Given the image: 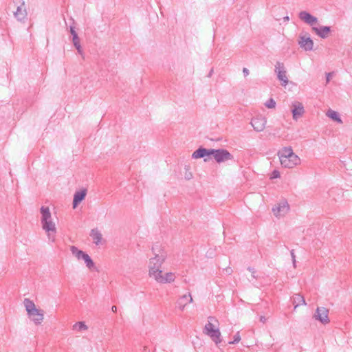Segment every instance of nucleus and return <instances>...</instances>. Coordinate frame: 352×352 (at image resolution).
Returning <instances> with one entry per match:
<instances>
[{
  "instance_id": "f257e3e1",
  "label": "nucleus",
  "mask_w": 352,
  "mask_h": 352,
  "mask_svg": "<svg viewBox=\"0 0 352 352\" xmlns=\"http://www.w3.org/2000/svg\"><path fill=\"white\" fill-rule=\"evenodd\" d=\"M157 250V245L152 248V252L155 254V256L151 258L149 261L148 267L151 276H155L158 272L162 271L160 268L166 258V254L164 250L160 249L157 250L158 253L156 252Z\"/></svg>"
},
{
  "instance_id": "f03ea898",
  "label": "nucleus",
  "mask_w": 352,
  "mask_h": 352,
  "mask_svg": "<svg viewBox=\"0 0 352 352\" xmlns=\"http://www.w3.org/2000/svg\"><path fill=\"white\" fill-rule=\"evenodd\" d=\"M23 304L29 318L35 323L40 324L44 318V311L37 309L34 302L29 298H25Z\"/></svg>"
},
{
  "instance_id": "7ed1b4c3",
  "label": "nucleus",
  "mask_w": 352,
  "mask_h": 352,
  "mask_svg": "<svg viewBox=\"0 0 352 352\" xmlns=\"http://www.w3.org/2000/svg\"><path fill=\"white\" fill-rule=\"evenodd\" d=\"M203 333L208 336L216 345L221 342V332L218 328L214 327L212 322H208L206 324L203 329Z\"/></svg>"
},
{
  "instance_id": "20e7f679",
  "label": "nucleus",
  "mask_w": 352,
  "mask_h": 352,
  "mask_svg": "<svg viewBox=\"0 0 352 352\" xmlns=\"http://www.w3.org/2000/svg\"><path fill=\"white\" fill-rule=\"evenodd\" d=\"M213 154V148H206L200 146L192 154V159L204 158V161L207 162L211 159Z\"/></svg>"
},
{
  "instance_id": "39448f33",
  "label": "nucleus",
  "mask_w": 352,
  "mask_h": 352,
  "mask_svg": "<svg viewBox=\"0 0 352 352\" xmlns=\"http://www.w3.org/2000/svg\"><path fill=\"white\" fill-rule=\"evenodd\" d=\"M212 157L215 161L220 164L227 160H233V155L226 149L224 148H213Z\"/></svg>"
},
{
  "instance_id": "423d86ee",
  "label": "nucleus",
  "mask_w": 352,
  "mask_h": 352,
  "mask_svg": "<svg viewBox=\"0 0 352 352\" xmlns=\"http://www.w3.org/2000/svg\"><path fill=\"white\" fill-rule=\"evenodd\" d=\"M13 3L17 6L16 10L14 12V16L18 21H23L27 17V12L24 1L13 0Z\"/></svg>"
},
{
  "instance_id": "0eeeda50",
  "label": "nucleus",
  "mask_w": 352,
  "mask_h": 352,
  "mask_svg": "<svg viewBox=\"0 0 352 352\" xmlns=\"http://www.w3.org/2000/svg\"><path fill=\"white\" fill-rule=\"evenodd\" d=\"M275 72L277 74V78L281 81L283 86H286L288 83V79L286 76V70L284 64L278 61L275 65Z\"/></svg>"
},
{
  "instance_id": "6e6552de",
  "label": "nucleus",
  "mask_w": 352,
  "mask_h": 352,
  "mask_svg": "<svg viewBox=\"0 0 352 352\" xmlns=\"http://www.w3.org/2000/svg\"><path fill=\"white\" fill-rule=\"evenodd\" d=\"M329 310L323 307H318L314 315V318L320 321L322 324H326L329 322Z\"/></svg>"
},
{
  "instance_id": "1a4fd4ad",
  "label": "nucleus",
  "mask_w": 352,
  "mask_h": 352,
  "mask_svg": "<svg viewBox=\"0 0 352 352\" xmlns=\"http://www.w3.org/2000/svg\"><path fill=\"white\" fill-rule=\"evenodd\" d=\"M266 122L267 120L265 117L256 116L252 119L251 125L256 131L261 132L264 130Z\"/></svg>"
},
{
  "instance_id": "9d476101",
  "label": "nucleus",
  "mask_w": 352,
  "mask_h": 352,
  "mask_svg": "<svg viewBox=\"0 0 352 352\" xmlns=\"http://www.w3.org/2000/svg\"><path fill=\"white\" fill-rule=\"evenodd\" d=\"M289 209L287 200L283 199L280 203L272 208V211L276 216L282 215L288 212Z\"/></svg>"
},
{
  "instance_id": "9b49d317",
  "label": "nucleus",
  "mask_w": 352,
  "mask_h": 352,
  "mask_svg": "<svg viewBox=\"0 0 352 352\" xmlns=\"http://www.w3.org/2000/svg\"><path fill=\"white\" fill-rule=\"evenodd\" d=\"M153 277L160 283H170L175 280V275L171 272H168L162 275V271L158 272Z\"/></svg>"
},
{
  "instance_id": "f8f14e48",
  "label": "nucleus",
  "mask_w": 352,
  "mask_h": 352,
  "mask_svg": "<svg viewBox=\"0 0 352 352\" xmlns=\"http://www.w3.org/2000/svg\"><path fill=\"white\" fill-rule=\"evenodd\" d=\"M299 19L307 24L313 26L318 22V18L307 11H301L298 14Z\"/></svg>"
},
{
  "instance_id": "ddd939ff",
  "label": "nucleus",
  "mask_w": 352,
  "mask_h": 352,
  "mask_svg": "<svg viewBox=\"0 0 352 352\" xmlns=\"http://www.w3.org/2000/svg\"><path fill=\"white\" fill-rule=\"evenodd\" d=\"M87 192V190L86 188H82L80 190L75 192L72 202V207L74 209L77 208L78 206L85 199Z\"/></svg>"
},
{
  "instance_id": "4468645a",
  "label": "nucleus",
  "mask_w": 352,
  "mask_h": 352,
  "mask_svg": "<svg viewBox=\"0 0 352 352\" xmlns=\"http://www.w3.org/2000/svg\"><path fill=\"white\" fill-rule=\"evenodd\" d=\"M298 44L305 51H311L313 50L314 41L310 37H306L305 36H300Z\"/></svg>"
},
{
  "instance_id": "2eb2a0df",
  "label": "nucleus",
  "mask_w": 352,
  "mask_h": 352,
  "mask_svg": "<svg viewBox=\"0 0 352 352\" xmlns=\"http://www.w3.org/2000/svg\"><path fill=\"white\" fill-rule=\"evenodd\" d=\"M305 112L304 107L302 103L299 102H295L292 104V113L294 120H297L301 117Z\"/></svg>"
},
{
  "instance_id": "dca6fc26",
  "label": "nucleus",
  "mask_w": 352,
  "mask_h": 352,
  "mask_svg": "<svg viewBox=\"0 0 352 352\" xmlns=\"http://www.w3.org/2000/svg\"><path fill=\"white\" fill-rule=\"evenodd\" d=\"M69 32L72 36V43H73L74 46L77 50V51L79 54H82V50L80 43V38L78 37L77 32L75 30V27L73 25H71L69 27Z\"/></svg>"
},
{
  "instance_id": "f3484780",
  "label": "nucleus",
  "mask_w": 352,
  "mask_h": 352,
  "mask_svg": "<svg viewBox=\"0 0 352 352\" xmlns=\"http://www.w3.org/2000/svg\"><path fill=\"white\" fill-rule=\"evenodd\" d=\"M313 31L320 38H326L329 34L331 32L330 26L312 27Z\"/></svg>"
},
{
  "instance_id": "a211bd4d",
  "label": "nucleus",
  "mask_w": 352,
  "mask_h": 352,
  "mask_svg": "<svg viewBox=\"0 0 352 352\" xmlns=\"http://www.w3.org/2000/svg\"><path fill=\"white\" fill-rule=\"evenodd\" d=\"M192 302V298L190 295V294H184L182 297L179 298V300L177 302V307L181 309L184 310L185 306L190 302Z\"/></svg>"
},
{
  "instance_id": "6ab92c4d",
  "label": "nucleus",
  "mask_w": 352,
  "mask_h": 352,
  "mask_svg": "<svg viewBox=\"0 0 352 352\" xmlns=\"http://www.w3.org/2000/svg\"><path fill=\"white\" fill-rule=\"evenodd\" d=\"M43 229L48 233V236L50 238V232H56L55 223L51 219L43 221L41 223Z\"/></svg>"
},
{
  "instance_id": "aec40b11",
  "label": "nucleus",
  "mask_w": 352,
  "mask_h": 352,
  "mask_svg": "<svg viewBox=\"0 0 352 352\" xmlns=\"http://www.w3.org/2000/svg\"><path fill=\"white\" fill-rule=\"evenodd\" d=\"M326 115L333 121L340 124L342 123V120L340 116V114L337 111L332 109H329L327 111Z\"/></svg>"
},
{
  "instance_id": "412c9836",
  "label": "nucleus",
  "mask_w": 352,
  "mask_h": 352,
  "mask_svg": "<svg viewBox=\"0 0 352 352\" xmlns=\"http://www.w3.org/2000/svg\"><path fill=\"white\" fill-rule=\"evenodd\" d=\"M40 212L41 214V223L51 219V212L48 207L42 206L40 209Z\"/></svg>"
},
{
  "instance_id": "4be33fe9",
  "label": "nucleus",
  "mask_w": 352,
  "mask_h": 352,
  "mask_svg": "<svg viewBox=\"0 0 352 352\" xmlns=\"http://www.w3.org/2000/svg\"><path fill=\"white\" fill-rule=\"evenodd\" d=\"M90 236L92 237L94 242L96 245H98L102 239V234L96 228L92 229L91 230Z\"/></svg>"
},
{
  "instance_id": "5701e85b",
  "label": "nucleus",
  "mask_w": 352,
  "mask_h": 352,
  "mask_svg": "<svg viewBox=\"0 0 352 352\" xmlns=\"http://www.w3.org/2000/svg\"><path fill=\"white\" fill-rule=\"evenodd\" d=\"M293 304L294 305V308L296 309L300 305H306V302L305 298L302 295L300 294H296L293 296Z\"/></svg>"
},
{
  "instance_id": "b1692460",
  "label": "nucleus",
  "mask_w": 352,
  "mask_h": 352,
  "mask_svg": "<svg viewBox=\"0 0 352 352\" xmlns=\"http://www.w3.org/2000/svg\"><path fill=\"white\" fill-rule=\"evenodd\" d=\"M293 150L291 146L284 147L280 151H278V157L280 160L285 159L288 157L290 155H292Z\"/></svg>"
},
{
  "instance_id": "393cba45",
  "label": "nucleus",
  "mask_w": 352,
  "mask_h": 352,
  "mask_svg": "<svg viewBox=\"0 0 352 352\" xmlns=\"http://www.w3.org/2000/svg\"><path fill=\"white\" fill-rule=\"evenodd\" d=\"M70 250H71L72 254L74 256H75L77 258V259H78V260L82 259L83 258V256H85V254H86L85 252L79 250L77 247L74 246V245L71 246Z\"/></svg>"
},
{
  "instance_id": "a878e982",
  "label": "nucleus",
  "mask_w": 352,
  "mask_h": 352,
  "mask_svg": "<svg viewBox=\"0 0 352 352\" xmlns=\"http://www.w3.org/2000/svg\"><path fill=\"white\" fill-rule=\"evenodd\" d=\"M85 261L86 266L89 269L92 270L95 267V263L92 258L89 256L88 254H85L83 258H82Z\"/></svg>"
},
{
  "instance_id": "bb28decb",
  "label": "nucleus",
  "mask_w": 352,
  "mask_h": 352,
  "mask_svg": "<svg viewBox=\"0 0 352 352\" xmlns=\"http://www.w3.org/2000/svg\"><path fill=\"white\" fill-rule=\"evenodd\" d=\"M73 329L78 331H82L87 329V326L85 324V322L80 321L74 324Z\"/></svg>"
},
{
  "instance_id": "cd10ccee",
  "label": "nucleus",
  "mask_w": 352,
  "mask_h": 352,
  "mask_svg": "<svg viewBox=\"0 0 352 352\" xmlns=\"http://www.w3.org/2000/svg\"><path fill=\"white\" fill-rule=\"evenodd\" d=\"M281 165L283 167L292 168L294 167V163H292L290 160L288 159V157H286L285 159L280 160Z\"/></svg>"
},
{
  "instance_id": "c85d7f7f",
  "label": "nucleus",
  "mask_w": 352,
  "mask_h": 352,
  "mask_svg": "<svg viewBox=\"0 0 352 352\" xmlns=\"http://www.w3.org/2000/svg\"><path fill=\"white\" fill-rule=\"evenodd\" d=\"M288 159L292 163H294V166L297 165L300 162V158L297 155L292 152V155L288 157Z\"/></svg>"
},
{
  "instance_id": "c756f323",
  "label": "nucleus",
  "mask_w": 352,
  "mask_h": 352,
  "mask_svg": "<svg viewBox=\"0 0 352 352\" xmlns=\"http://www.w3.org/2000/svg\"><path fill=\"white\" fill-rule=\"evenodd\" d=\"M265 106L268 109H273L276 107V102L273 98H270L265 103Z\"/></svg>"
},
{
  "instance_id": "7c9ffc66",
  "label": "nucleus",
  "mask_w": 352,
  "mask_h": 352,
  "mask_svg": "<svg viewBox=\"0 0 352 352\" xmlns=\"http://www.w3.org/2000/svg\"><path fill=\"white\" fill-rule=\"evenodd\" d=\"M241 340V336L239 335V332H237L234 336V339L232 341H229L228 342V344H236L238 343L239 341Z\"/></svg>"
},
{
  "instance_id": "2f4dec72",
  "label": "nucleus",
  "mask_w": 352,
  "mask_h": 352,
  "mask_svg": "<svg viewBox=\"0 0 352 352\" xmlns=\"http://www.w3.org/2000/svg\"><path fill=\"white\" fill-rule=\"evenodd\" d=\"M280 177V172L276 169L274 170L272 172V173L270 174L271 179H277V178H279Z\"/></svg>"
},
{
  "instance_id": "473e14b6",
  "label": "nucleus",
  "mask_w": 352,
  "mask_h": 352,
  "mask_svg": "<svg viewBox=\"0 0 352 352\" xmlns=\"http://www.w3.org/2000/svg\"><path fill=\"white\" fill-rule=\"evenodd\" d=\"M248 270L249 272H251L252 276V277H253L254 278H257V277H256V275H255V274H256V270H255L253 267H249L248 268Z\"/></svg>"
},
{
  "instance_id": "72a5a7b5",
  "label": "nucleus",
  "mask_w": 352,
  "mask_h": 352,
  "mask_svg": "<svg viewBox=\"0 0 352 352\" xmlns=\"http://www.w3.org/2000/svg\"><path fill=\"white\" fill-rule=\"evenodd\" d=\"M333 75V73H327L326 74V81L328 83L330 81V79Z\"/></svg>"
},
{
  "instance_id": "f704fd0d",
  "label": "nucleus",
  "mask_w": 352,
  "mask_h": 352,
  "mask_svg": "<svg viewBox=\"0 0 352 352\" xmlns=\"http://www.w3.org/2000/svg\"><path fill=\"white\" fill-rule=\"evenodd\" d=\"M243 73L245 76H247L249 74V70L247 68L244 67L243 69Z\"/></svg>"
},
{
  "instance_id": "c9c22d12",
  "label": "nucleus",
  "mask_w": 352,
  "mask_h": 352,
  "mask_svg": "<svg viewBox=\"0 0 352 352\" xmlns=\"http://www.w3.org/2000/svg\"><path fill=\"white\" fill-rule=\"evenodd\" d=\"M260 321L263 323H265L266 322V318L263 316H260V318H259Z\"/></svg>"
},
{
  "instance_id": "e433bc0d",
  "label": "nucleus",
  "mask_w": 352,
  "mask_h": 352,
  "mask_svg": "<svg viewBox=\"0 0 352 352\" xmlns=\"http://www.w3.org/2000/svg\"><path fill=\"white\" fill-rule=\"evenodd\" d=\"M290 253H291V256H292V261H293L294 259H296V256H295V254H294V250H291Z\"/></svg>"
},
{
  "instance_id": "4c0bfd02",
  "label": "nucleus",
  "mask_w": 352,
  "mask_h": 352,
  "mask_svg": "<svg viewBox=\"0 0 352 352\" xmlns=\"http://www.w3.org/2000/svg\"><path fill=\"white\" fill-rule=\"evenodd\" d=\"M215 320V318H214V317H213V316H209V317H208V320H209L208 322H211V321H213V320Z\"/></svg>"
},
{
  "instance_id": "58836bf2",
  "label": "nucleus",
  "mask_w": 352,
  "mask_h": 352,
  "mask_svg": "<svg viewBox=\"0 0 352 352\" xmlns=\"http://www.w3.org/2000/svg\"><path fill=\"white\" fill-rule=\"evenodd\" d=\"M111 310H112V311H113V312H116V311H117V307H116V306H113V307H111Z\"/></svg>"
},
{
  "instance_id": "ea45409f",
  "label": "nucleus",
  "mask_w": 352,
  "mask_h": 352,
  "mask_svg": "<svg viewBox=\"0 0 352 352\" xmlns=\"http://www.w3.org/2000/svg\"><path fill=\"white\" fill-rule=\"evenodd\" d=\"M212 73H213V69H211L209 74H208V77H211Z\"/></svg>"
},
{
  "instance_id": "a19ab883",
  "label": "nucleus",
  "mask_w": 352,
  "mask_h": 352,
  "mask_svg": "<svg viewBox=\"0 0 352 352\" xmlns=\"http://www.w3.org/2000/svg\"><path fill=\"white\" fill-rule=\"evenodd\" d=\"M283 20H284V21H288L289 20V18L288 16H286L283 17Z\"/></svg>"
},
{
  "instance_id": "79ce46f5",
  "label": "nucleus",
  "mask_w": 352,
  "mask_h": 352,
  "mask_svg": "<svg viewBox=\"0 0 352 352\" xmlns=\"http://www.w3.org/2000/svg\"><path fill=\"white\" fill-rule=\"evenodd\" d=\"M226 270L228 274H230L232 272V270L230 268H226Z\"/></svg>"
},
{
  "instance_id": "37998d69",
  "label": "nucleus",
  "mask_w": 352,
  "mask_h": 352,
  "mask_svg": "<svg viewBox=\"0 0 352 352\" xmlns=\"http://www.w3.org/2000/svg\"><path fill=\"white\" fill-rule=\"evenodd\" d=\"M292 263H293V265H294V267H296V259H294V260L292 261Z\"/></svg>"
},
{
  "instance_id": "c03bdc74",
  "label": "nucleus",
  "mask_w": 352,
  "mask_h": 352,
  "mask_svg": "<svg viewBox=\"0 0 352 352\" xmlns=\"http://www.w3.org/2000/svg\"><path fill=\"white\" fill-rule=\"evenodd\" d=\"M186 178H187L188 179H190V177H186Z\"/></svg>"
}]
</instances>
